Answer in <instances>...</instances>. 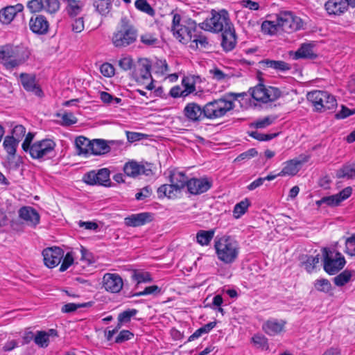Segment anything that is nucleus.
Masks as SVG:
<instances>
[{"label":"nucleus","instance_id":"nucleus-62","mask_svg":"<svg viewBox=\"0 0 355 355\" xmlns=\"http://www.w3.org/2000/svg\"><path fill=\"white\" fill-rule=\"evenodd\" d=\"M72 31L75 33H80L84 30V17H79L76 18L71 24Z\"/></svg>","mask_w":355,"mask_h":355},{"label":"nucleus","instance_id":"nucleus-27","mask_svg":"<svg viewBox=\"0 0 355 355\" xmlns=\"http://www.w3.org/2000/svg\"><path fill=\"white\" fill-rule=\"evenodd\" d=\"M19 217L28 225L35 226L40 222V215L37 211L31 207H23L19 210Z\"/></svg>","mask_w":355,"mask_h":355},{"label":"nucleus","instance_id":"nucleus-38","mask_svg":"<svg viewBox=\"0 0 355 355\" xmlns=\"http://www.w3.org/2000/svg\"><path fill=\"white\" fill-rule=\"evenodd\" d=\"M191 47L192 49H205L209 45L207 38L202 33L201 31H198L193 35V40H191Z\"/></svg>","mask_w":355,"mask_h":355},{"label":"nucleus","instance_id":"nucleus-40","mask_svg":"<svg viewBox=\"0 0 355 355\" xmlns=\"http://www.w3.org/2000/svg\"><path fill=\"white\" fill-rule=\"evenodd\" d=\"M261 31L268 35H275L279 31L277 16H276V21H264L261 24Z\"/></svg>","mask_w":355,"mask_h":355},{"label":"nucleus","instance_id":"nucleus-61","mask_svg":"<svg viewBox=\"0 0 355 355\" xmlns=\"http://www.w3.org/2000/svg\"><path fill=\"white\" fill-rule=\"evenodd\" d=\"M25 134L26 128L21 125H17L13 128L11 136H14L15 139L19 142Z\"/></svg>","mask_w":355,"mask_h":355},{"label":"nucleus","instance_id":"nucleus-51","mask_svg":"<svg viewBox=\"0 0 355 355\" xmlns=\"http://www.w3.org/2000/svg\"><path fill=\"white\" fill-rule=\"evenodd\" d=\"M155 72L162 75L166 74L169 71V67L166 63V60L157 59L153 64Z\"/></svg>","mask_w":355,"mask_h":355},{"label":"nucleus","instance_id":"nucleus-41","mask_svg":"<svg viewBox=\"0 0 355 355\" xmlns=\"http://www.w3.org/2000/svg\"><path fill=\"white\" fill-rule=\"evenodd\" d=\"M135 8L150 17H153L155 15V11L153 7L149 4L147 0H136L135 2Z\"/></svg>","mask_w":355,"mask_h":355},{"label":"nucleus","instance_id":"nucleus-19","mask_svg":"<svg viewBox=\"0 0 355 355\" xmlns=\"http://www.w3.org/2000/svg\"><path fill=\"white\" fill-rule=\"evenodd\" d=\"M153 220V215L148 212L132 214L125 218V224L129 227H139Z\"/></svg>","mask_w":355,"mask_h":355},{"label":"nucleus","instance_id":"nucleus-21","mask_svg":"<svg viewBox=\"0 0 355 355\" xmlns=\"http://www.w3.org/2000/svg\"><path fill=\"white\" fill-rule=\"evenodd\" d=\"M29 26L33 33L44 35L48 32L49 24L46 17L40 15L31 18Z\"/></svg>","mask_w":355,"mask_h":355},{"label":"nucleus","instance_id":"nucleus-49","mask_svg":"<svg viewBox=\"0 0 355 355\" xmlns=\"http://www.w3.org/2000/svg\"><path fill=\"white\" fill-rule=\"evenodd\" d=\"M352 277V272L349 270H345L338 275L334 277V284L338 286H344L347 284Z\"/></svg>","mask_w":355,"mask_h":355},{"label":"nucleus","instance_id":"nucleus-39","mask_svg":"<svg viewBox=\"0 0 355 355\" xmlns=\"http://www.w3.org/2000/svg\"><path fill=\"white\" fill-rule=\"evenodd\" d=\"M214 230H199L196 234V241L200 245H207L214 238Z\"/></svg>","mask_w":355,"mask_h":355},{"label":"nucleus","instance_id":"nucleus-60","mask_svg":"<svg viewBox=\"0 0 355 355\" xmlns=\"http://www.w3.org/2000/svg\"><path fill=\"white\" fill-rule=\"evenodd\" d=\"M60 2L58 0H46V8L47 12L54 14L60 9Z\"/></svg>","mask_w":355,"mask_h":355},{"label":"nucleus","instance_id":"nucleus-58","mask_svg":"<svg viewBox=\"0 0 355 355\" xmlns=\"http://www.w3.org/2000/svg\"><path fill=\"white\" fill-rule=\"evenodd\" d=\"M133 60L130 57H124L119 60V66L124 71L130 70L134 68Z\"/></svg>","mask_w":355,"mask_h":355},{"label":"nucleus","instance_id":"nucleus-17","mask_svg":"<svg viewBox=\"0 0 355 355\" xmlns=\"http://www.w3.org/2000/svg\"><path fill=\"white\" fill-rule=\"evenodd\" d=\"M352 192V189L350 187H347L337 194L322 198L316 202V205L320 206L322 204H326L329 207L338 206L342 201L348 198L351 196Z\"/></svg>","mask_w":355,"mask_h":355},{"label":"nucleus","instance_id":"nucleus-28","mask_svg":"<svg viewBox=\"0 0 355 355\" xmlns=\"http://www.w3.org/2000/svg\"><path fill=\"white\" fill-rule=\"evenodd\" d=\"M63 2L65 4L64 10L71 18L79 15L85 6L84 2L81 0H63Z\"/></svg>","mask_w":355,"mask_h":355},{"label":"nucleus","instance_id":"nucleus-9","mask_svg":"<svg viewBox=\"0 0 355 355\" xmlns=\"http://www.w3.org/2000/svg\"><path fill=\"white\" fill-rule=\"evenodd\" d=\"M252 97L257 101L266 103L277 100L281 96L280 90L274 87H266L263 84L259 83L250 89Z\"/></svg>","mask_w":355,"mask_h":355},{"label":"nucleus","instance_id":"nucleus-15","mask_svg":"<svg viewBox=\"0 0 355 355\" xmlns=\"http://www.w3.org/2000/svg\"><path fill=\"white\" fill-rule=\"evenodd\" d=\"M123 286L121 276L116 273H105L103 277V287L112 293H119Z\"/></svg>","mask_w":355,"mask_h":355},{"label":"nucleus","instance_id":"nucleus-34","mask_svg":"<svg viewBox=\"0 0 355 355\" xmlns=\"http://www.w3.org/2000/svg\"><path fill=\"white\" fill-rule=\"evenodd\" d=\"M91 153L95 155H103L110 150V147L103 139H94L90 147Z\"/></svg>","mask_w":355,"mask_h":355},{"label":"nucleus","instance_id":"nucleus-7","mask_svg":"<svg viewBox=\"0 0 355 355\" xmlns=\"http://www.w3.org/2000/svg\"><path fill=\"white\" fill-rule=\"evenodd\" d=\"M204 108L205 118L214 119L225 116L234 108V103L231 101L219 98L207 103Z\"/></svg>","mask_w":355,"mask_h":355},{"label":"nucleus","instance_id":"nucleus-57","mask_svg":"<svg viewBox=\"0 0 355 355\" xmlns=\"http://www.w3.org/2000/svg\"><path fill=\"white\" fill-rule=\"evenodd\" d=\"M353 114H355V108L351 110L347 107L345 105H342L341 110L336 114L335 117L337 119H342Z\"/></svg>","mask_w":355,"mask_h":355},{"label":"nucleus","instance_id":"nucleus-13","mask_svg":"<svg viewBox=\"0 0 355 355\" xmlns=\"http://www.w3.org/2000/svg\"><path fill=\"white\" fill-rule=\"evenodd\" d=\"M44 264L50 268H55L64 257V251L59 247L47 248L42 251Z\"/></svg>","mask_w":355,"mask_h":355},{"label":"nucleus","instance_id":"nucleus-1","mask_svg":"<svg viewBox=\"0 0 355 355\" xmlns=\"http://www.w3.org/2000/svg\"><path fill=\"white\" fill-rule=\"evenodd\" d=\"M30 55V51L24 46L12 44L0 46V62L8 70L24 64L29 59Z\"/></svg>","mask_w":355,"mask_h":355},{"label":"nucleus","instance_id":"nucleus-6","mask_svg":"<svg viewBox=\"0 0 355 355\" xmlns=\"http://www.w3.org/2000/svg\"><path fill=\"white\" fill-rule=\"evenodd\" d=\"M55 146L56 144L53 140L44 139L33 143L27 153L33 159L43 161L52 155Z\"/></svg>","mask_w":355,"mask_h":355},{"label":"nucleus","instance_id":"nucleus-47","mask_svg":"<svg viewBox=\"0 0 355 355\" xmlns=\"http://www.w3.org/2000/svg\"><path fill=\"white\" fill-rule=\"evenodd\" d=\"M209 73L211 75V78L218 82L227 81L232 77L230 73H226L220 69L214 67L209 70Z\"/></svg>","mask_w":355,"mask_h":355},{"label":"nucleus","instance_id":"nucleus-48","mask_svg":"<svg viewBox=\"0 0 355 355\" xmlns=\"http://www.w3.org/2000/svg\"><path fill=\"white\" fill-rule=\"evenodd\" d=\"M306 259L302 262V264L306 270L310 273L314 270L315 266L319 263L320 256L318 254L315 257L306 256Z\"/></svg>","mask_w":355,"mask_h":355},{"label":"nucleus","instance_id":"nucleus-4","mask_svg":"<svg viewBox=\"0 0 355 355\" xmlns=\"http://www.w3.org/2000/svg\"><path fill=\"white\" fill-rule=\"evenodd\" d=\"M211 17L206 19L203 22L199 24L201 29L214 33L223 32L227 29L228 26H232L229 13L227 10L223 9L219 11L212 10Z\"/></svg>","mask_w":355,"mask_h":355},{"label":"nucleus","instance_id":"nucleus-3","mask_svg":"<svg viewBox=\"0 0 355 355\" xmlns=\"http://www.w3.org/2000/svg\"><path fill=\"white\" fill-rule=\"evenodd\" d=\"M137 38V31L126 18H121L120 24L112 37V42L116 48L126 47L133 44Z\"/></svg>","mask_w":355,"mask_h":355},{"label":"nucleus","instance_id":"nucleus-11","mask_svg":"<svg viewBox=\"0 0 355 355\" xmlns=\"http://www.w3.org/2000/svg\"><path fill=\"white\" fill-rule=\"evenodd\" d=\"M197 32L196 23L189 19L184 21V24L175 31L173 35L182 43L191 42L193 40V35Z\"/></svg>","mask_w":355,"mask_h":355},{"label":"nucleus","instance_id":"nucleus-52","mask_svg":"<svg viewBox=\"0 0 355 355\" xmlns=\"http://www.w3.org/2000/svg\"><path fill=\"white\" fill-rule=\"evenodd\" d=\"M161 289L156 285H153L150 286H147L143 291L137 292L132 294V297H139L142 295H155L159 293Z\"/></svg>","mask_w":355,"mask_h":355},{"label":"nucleus","instance_id":"nucleus-46","mask_svg":"<svg viewBox=\"0 0 355 355\" xmlns=\"http://www.w3.org/2000/svg\"><path fill=\"white\" fill-rule=\"evenodd\" d=\"M35 343L40 347L46 348L49 344L48 335L45 331H37L35 335Z\"/></svg>","mask_w":355,"mask_h":355},{"label":"nucleus","instance_id":"nucleus-25","mask_svg":"<svg viewBox=\"0 0 355 355\" xmlns=\"http://www.w3.org/2000/svg\"><path fill=\"white\" fill-rule=\"evenodd\" d=\"M286 321L283 320L270 319L266 321L262 326L264 332L269 336H275L280 334L284 329Z\"/></svg>","mask_w":355,"mask_h":355},{"label":"nucleus","instance_id":"nucleus-2","mask_svg":"<svg viewBox=\"0 0 355 355\" xmlns=\"http://www.w3.org/2000/svg\"><path fill=\"white\" fill-rule=\"evenodd\" d=\"M215 249L219 260L226 264L234 263L239 253V244L232 237L224 236L215 242Z\"/></svg>","mask_w":355,"mask_h":355},{"label":"nucleus","instance_id":"nucleus-43","mask_svg":"<svg viewBox=\"0 0 355 355\" xmlns=\"http://www.w3.org/2000/svg\"><path fill=\"white\" fill-rule=\"evenodd\" d=\"M140 164H137L136 162H128L125 164L123 168L124 173L128 176L133 178L140 175Z\"/></svg>","mask_w":355,"mask_h":355},{"label":"nucleus","instance_id":"nucleus-16","mask_svg":"<svg viewBox=\"0 0 355 355\" xmlns=\"http://www.w3.org/2000/svg\"><path fill=\"white\" fill-rule=\"evenodd\" d=\"M110 171L107 168H101L96 173L90 171L84 176V181L90 185L98 184L107 186L110 182Z\"/></svg>","mask_w":355,"mask_h":355},{"label":"nucleus","instance_id":"nucleus-56","mask_svg":"<svg viewBox=\"0 0 355 355\" xmlns=\"http://www.w3.org/2000/svg\"><path fill=\"white\" fill-rule=\"evenodd\" d=\"M73 263V255L71 252H69L63 257V261L60 268V271L64 272L67 270Z\"/></svg>","mask_w":355,"mask_h":355},{"label":"nucleus","instance_id":"nucleus-8","mask_svg":"<svg viewBox=\"0 0 355 355\" xmlns=\"http://www.w3.org/2000/svg\"><path fill=\"white\" fill-rule=\"evenodd\" d=\"M324 270L329 275H334L343 269L346 263L344 256L324 248L322 250Z\"/></svg>","mask_w":355,"mask_h":355},{"label":"nucleus","instance_id":"nucleus-31","mask_svg":"<svg viewBox=\"0 0 355 355\" xmlns=\"http://www.w3.org/2000/svg\"><path fill=\"white\" fill-rule=\"evenodd\" d=\"M263 67L271 68L278 71H286L291 69V66L282 60H272L266 59L260 62Z\"/></svg>","mask_w":355,"mask_h":355},{"label":"nucleus","instance_id":"nucleus-18","mask_svg":"<svg viewBox=\"0 0 355 355\" xmlns=\"http://www.w3.org/2000/svg\"><path fill=\"white\" fill-rule=\"evenodd\" d=\"M212 186L207 178H191L188 182V191L193 195H200L208 191Z\"/></svg>","mask_w":355,"mask_h":355},{"label":"nucleus","instance_id":"nucleus-26","mask_svg":"<svg viewBox=\"0 0 355 355\" xmlns=\"http://www.w3.org/2000/svg\"><path fill=\"white\" fill-rule=\"evenodd\" d=\"M307 162V159L299 160L297 159H291L284 163V166L282 170L277 174L281 176H294L300 171L302 164Z\"/></svg>","mask_w":355,"mask_h":355},{"label":"nucleus","instance_id":"nucleus-10","mask_svg":"<svg viewBox=\"0 0 355 355\" xmlns=\"http://www.w3.org/2000/svg\"><path fill=\"white\" fill-rule=\"evenodd\" d=\"M277 16L280 30L286 33H293L300 30L303 26L302 19L292 12H280Z\"/></svg>","mask_w":355,"mask_h":355},{"label":"nucleus","instance_id":"nucleus-12","mask_svg":"<svg viewBox=\"0 0 355 355\" xmlns=\"http://www.w3.org/2000/svg\"><path fill=\"white\" fill-rule=\"evenodd\" d=\"M151 67L152 65L149 60L146 58L139 59V61L135 64L132 72L134 79L137 82H143L145 80L152 79L150 73Z\"/></svg>","mask_w":355,"mask_h":355},{"label":"nucleus","instance_id":"nucleus-33","mask_svg":"<svg viewBox=\"0 0 355 355\" xmlns=\"http://www.w3.org/2000/svg\"><path fill=\"white\" fill-rule=\"evenodd\" d=\"M313 46L311 44H302L295 53L294 58L315 59L317 55L313 51Z\"/></svg>","mask_w":355,"mask_h":355},{"label":"nucleus","instance_id":"nucleus-45","mask_svg":"<svg viewBox=\"0 0 355 355\" xmlns=\"http://www.w3.org/2000/svg\"><path fill=\"white\" fill-rule=\"evenodd\" d=\"M250 205V201L247 198L237 203L234 208V216L236 218H240L243 214H244L246 212Z\"/></svg>","mask_w":355,"mask_h":355},{"label":"nucleus","instance_id":"nucleus-23","mask_svg":"<svg viewBox=\"0 0 355 355\" xmlns=\"http://www.w3.org/2000/svg\"><path fill=\"white\" fill-rule=\"evenodd\" d=\"M236 44V35L234 26H228L222 33L221 46L225 51L233 50Z\"/></svg>","mask_w":355,"mask_h":355},{"label":"nucleus","instance_id":"nucleus-42","mask_svg":"<svg viewBox=\"0 0 355 355\" xmlns=\"http://www.w3.org/2000/svg\"><path fill=\"white\" fill-rule=\"evenodd\" d=\"M92 305V302L85 303H67L64 304L61 308V311L64 313H71L75 312L78 309L89 307Z\"/></svg>","mask_w":355,"mask_h":355},{"label":"nucleus","instance_id":"nucleus-44","mask_svg":"<svg viewBox=\"0 0 355 355\" xmlns=\"http://www.w3.org/2000/svg\"><path fill=\"white\" fill-rule=\"evenodd\" d=\"M27 7L31 12H37L42 10L47 12L46 0H31L28 2Z\"/></svg>","mask_w":355,"mask_h":355},{"label":"nucleus","instance_id":"nucleus-54","mask_svg":"<svg viewBox=\"0 0 355 355\" xmlns=\"http://www.w3.org/2000/svg\"><path fill=\"white\" fill-rule=\"evenodd\" d=\"M345 252L350 256H355V234L345 240Z\"/></svg>","mask_w":355,"mask_h":355},{"label":"nucleus","instance_id":"nucleus-55","mask_svg":"<svg viewBox=\"0 0 355 355\" xmlns=\"http://www.w3.org/2000/svg\"><path fill=\"white\" fill-rule=\"evenodd\" d=\"M315 288L321 292L328 293L331 289V284L328 279H318L315 283Z\"/></svg>","mask_w":355,"mask_h":355},{"label":"nucleus","instance_id":"nucleus-36","mask_svg":"<svg viewBox=\"0 0 355 355\" xmlns=\"http://www.w3.org/2000/svg\"><path fill=\"white\" fill-rule=\"evenodd\" d=\"M336 176L338 178L355 179V163H346L337 171Z\"/></svg>","mask_w":355,"mask_h":355},{"label":"nucleus","instance_id":"nucleus-24","mask_svg":"<svg viewBox=\"0 0 355 355\" xmlns=\"http://www.w3.org/2000/svg\"><path fill=\"white\" fill-rule=\"evenodd\" d=\"M24 6L21 3L15 6H8L0 10V21L5 24H10L18 12L23 10Z\"/></svg>","mask_w":355,"mask_h":355},{"label":"nucleus","instance_id":"nucleus-14","mask_svg":"<svg viewBox=\"0 0 355 355\" xmlns=\"http://www.w3.org/2000/svg\"><path fill=\"white\" fill-rule=\"evenodd\" d=\"M205 108L196 103H189L183 110V114L185 119L192 123H197L205 118Z\"/></svg>","mask_w":355,"mask_h":355},{"label":"nucleus","instance_id":"nucleus-63","mask_svg":"<svg viewBox=\"0 0 355 355\" xmlns=\"http://www.w3.org/2000/svg\"><path fill=\"white\" fill-rule=\"evenodd\" d=\"M61 119L62 120V124L64 125H71L77 122L76 117L71 112L64 113L62 115Z\"/></svg>","mask_w":355,"mask_h":355},{"label":"nucleus","instance_id":"nucleus-37","mask_svg":"<svg viewBox=\"0 0 355 355\" xmlns=\"http://www.w3.org/2000/svg\"><path fill=\"white\" fill-rule=\"evenodd\" d=\"M19 141L15 139L14 136H6L3 142V146L8 153L9 158H13L16 153V148Z\"/></svg>","mask_w":355,"mask_h":355},{"label":"nucleus","instance_id":"nucleus-59","mask_svg":"<svg viewBox=\"0 0 355 355\" xmlns=\"http://www.w3.org/2000/svg\"><path fill=\"white\" fill-rule=\"evenodd\" d=\"M272 123V119L270 116L264 117L261 119H258L251 124L252 127L255 128H264L270 125Z\"/></svg>","mask_w":355,"mask_h":355},{"label":"nucleus","instance_id":"nucleus-30","mask_svg":"<svg viewBox=\"0 0 355 355\" xmlns=\"http://www.w3.org/2000/svg\"><path fill=\"white\" fill-rule=\"evenodd\" d=\"M157 193L159 199L164 198L174 199L178 197V193H180L179 191L176 189V187L171 183L161 185L157 189Z\"/></svg>","mask_w":355,"mask_h":355},{"label":"nucleus","instance_id":"nucleus-32","mask_svg":"<svg viewBox=\"0 0 355 355\" xmlns=\"http://www.w3.org/2000/svg\"><path fill=\"white\" fill-rule=\"evenodd\" d=\"M188 178L182 172L171 174L169 176L170 182L173 184L176 189L180 193L186 186L188 188Z\"/></svg>","mask_w":355,"mask_h":355},{"label":"nucleus","instance_id":"nucleus-64","mask_svg":"<svg viewBox=\"0 0 355 355\" xmlns=\"http://www.w3.org/2000/svg\"><path fill=\"white\" fill-rule=\"evenodd\" d=\"M134 336V334L128 330H123L116 337L115 342L116 343H121L124 341L130 340Z\"/></svg>","mask_w":355,"mask_h":355},{"label":"nucleus","instance_id":"nucleus-22","mask_svg":"<svg viewBox=\"0 0 355 355\" xmlns=\"http://www.w3.org/2000/svg\"><path fill=\"white\" fill-rule=\"evenodd\" d=\"M349 8L347 0H328L324 8L329 15H340Z\"/></svg>","mask_w":355,"mask_h":355},{"label":"nucleus","instance_id":"nucleus-50","mask_svg":"<svg viewBox=\"0 0 355 355\" xmlns=\"http://www.w3.org/2000/svg\"><path fill=\"white\" fill-rule=\"evenodd\" d=\"M132 278L139 284L143 282H150L152 281L150 275L148 272L135 271L132 275Z\"/></svg>","mask_w":355,"mask_h":355},{"label":"nucleus","instance_id":"nucleus-53","mask_svg":"<svg viewBox=\"0 0 355 355\" xmlns=\"http://www.w3.org/2000/svg\"><path fill=\"white\" fill-rule=\"evenodd\" d=\"M137 313V310L132 309L123 311L118 315V321L123 323H128L130 321L131 318L135 316Z\"/></svg>","mask_w":355,"mask_h":355},{"label":"nucleus","instance_id":"nucleus-5","mask_svg":"<svg viewBox=\"0 0 355 355\" xmlns=\"http://www.w3.org/2000/svg\"><path fill=\"white\" fill-rule=\"evenodd\" d=\"M307 99L317 112H333L338 103L335 96L326 91L314 90L307 94Z\"/></svg>","mask_w":355,"mask_h":355},{"label":"nucleus","instance_id":"nucleus-35","mask_svg":"<svg viewBox=\"0 0 355 355\" xmlns=\"http://www.w3.org/2000/svg\"><path fill=\"white\" fill-rule=\"evenodd\" d=\"M75 144L78 155H87L91 153L92 141L89 139L83 136H79L76 139Z\"/></svg>","mask_w":355,"mask_h":355},{"label":"nucleus","instance_id":"nucleus-29","mask_svg":"<svg viewBox=\"0 0 355 355\" xmlns=\"http://www.w3.org/2000/svg\"><path fill=\"white\" fill-rule=\"evenodd\" d=\"M95 10L103 17H107L112 9V0H92Z\"/></svg>","mask_w":355,"mask_h":355},{"label":"nucleus","instance_id":"nucleus-20","mask_svg":"<svg viewBox=\"0 0 355 355\" xmlns=\"http://www.w3.org/2000/svg\"><path fill=\"white\" fill-rule=\"evenodd\" d=\"M20 80L23 87L27 92H31L37 96H42V91L40 86L36 84L35 75L21 73L20 74Z\"/></svg>","mask_w":355,"mask_h":355}]
</instances>
